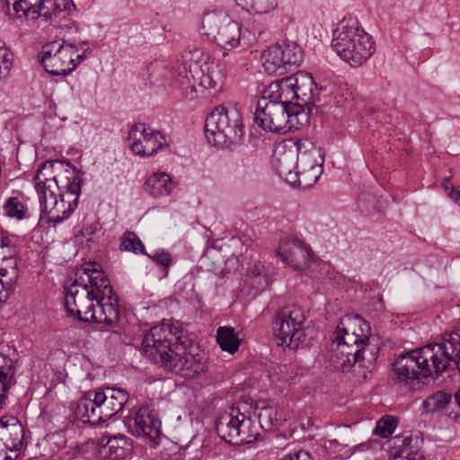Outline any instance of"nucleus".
Masks as SVG:
<instances>
[{
    "mask_svg": "<svg viewBox=\"0 0 460 460\" xmlns=\"http://www.w3.org/2000/svg\"><path fill=\"white\" fill-rule=\"evenodd\" d=\"M66 190L58 193V202L46 223L54 226L67 219L77 207L81 192L82 175L75 167L66 164L65 169Z\"/></svg>",
    "mask_w": 460,
    "mask_h": 460,
    "instance_id": "nucleus-14",
    "label": "nucleus"
},
{
    "mask_svg": "<svg viewBox=\"0 0 460 460\" xmlns=\"http://www.w3.org/2000/svg\"><path fill=\"white\" fill-rule=\"evenodd\" d=\"M377 356L378 349H372L370 356H360L341 346L340 342L332 341L325 358L334 369L348 372L356 365L363 368L373 367Z\"/></svg>",
    "mask_w": 460,
    "mask_h": 460,
    "instance_id": "nucleus-18",
    "label": "nucleus"
},
{
    "mask_svg": "<svg viewBox=\"0 0 460 460\" xmlns=\"http://www.w3.org/2000/svg\"><path fill=\"white\" fill-rule=\"evenodd\" d=\"M279 460H283V457H281V458H280V459H279Z\"/></svg>",
    "mask_w": 460,
    "mask_h": 460,
    "instance_id": "nucleus-63",
    "label": "nucleus"
},
{
    "mask_svg": "<svg viewBox=\"0 0 460 460\" xmlns=\"http://www.w3.org/2000/svg\"><path fill=\"white\" fill-rule=\"evenodd\" d=\"M280 51L282 52L287 72L292 70L296 66H298L303 61V49L296 42H284L280 44Z\"/></svg>",
    "mask_w": 460,
    "mask_h": 460,
    "instance_id": "nucleus-31",
    "label": "nucleus"
},
{
    "mask_svg": "<svg viewBox=\"0 0 460 460\" xmlns=\"http://www.w3.org/2000/svg\"><path fill=\"white\" fill-rule=\"evenodd\" d=\"M146 190L154 198L169 195L172 190V182L169 174L155 172L145 183Z\"/></svg>",
    "mask_w": 460,
    "mask_h": 460,
    "instance_id": "nucleus-29",
    "label": "nucleus"
},
{
    "mask_svg": "<svg viewBox=\"0 0 460 460\" xmlns=\"http://www.w3.org/2000/svg\"><path fill=\"white\" fill-rule=\"evenodd\" d=\"M59 167H63V163L58 160L46 161L41 163L33 179L34 185H40L45 182L48 183L49 181L61 182L60 177L63 175L58 176L57 174Z\"/></svg>",
    "mask_w": 460,
    "mask_h": 460,
    "instance_id": "nucleus-30",
    "label": "nucleus"
},
{
    "mask_svg": "<svg viewBox=\"0 0 460 460\" xmlns=\"http://www.w3.org/2000/svg\"><path fill=\"white\" fill-rule=\"evenodd\" d=\"M248 281L256 292H261L268 287L269 277L263 264L257 262L249 270Z\"/></svg>",
    "mask_w": 460,
    "mask_h": 460,
    "instance_id": "nucleus-36",
    "label": "nucleus"
},
{
    "mask_svg": "<svg viewBox=\"0 0 460 460\" xmlns=\"http://www.w3.org/2000/svg\"><path fill=\"white\" fill-rule=\"evenodd\" d=\"M15 384L13 360L0 354V411L7 405L8 392Z\"/></svg>",
    "mask_w": 460,
    "mask_h": 460,
    "instance_id": "nucleus-26",
    "label": "nucleus"
},
{
    "mask_svg": "<svg viewBox=\"0 0 460 460\" xmlns=\"http://www.w3.org/2000/svg\"><path fill=\"white\" fill-rule=\"evenodd\" d=\"M332 460H340V459H338L337 457H334V458H332Z\"/></svg>",
    "mask_w": 460,
    "mask_h": 460,
    "instance_id": "nucleus-62",
    "label": "nucleus"
},
{
    "mask_svg": "<svg viewBox=\"0 0 460 460\" xmlns=\"http://www.w3.org/2000/svg\"><path fill=\"white\" fill-rule=\"evenodd\" d=\"M95 392L105 421L122 411L128 400V393L120 388L105 387Z\"/></svg>",
    "mask_w": 460,
    "mask_h": 460,
    "instance_id": "nucleus-23",
    "label": "nucleus"
},
{
    "mask_svg": "<svg viewBox=\"0 0 460 460\" xmlns=\"http://www.w3.org/2000/svg\"><path fill=\"white\" fill-rule=\"evenodd\" d=\"M305 141L310 140L303 138L297 141L296 148L285 142H281L274 147L271 165L278 175L289 184L296 182L297 175L294 174V170L300 164L302 144Z\"/></svg>",
    "mask_w": 460,
    "mask_h": 460,
    "instance_id": "nucleus-17",
    "label": "nucleus"
},
{
    "mask_svg": "<svg viewBox=\"0 0 460 460\" xmlns=\"http://www.w3.org/2000/svg\"><path fill=\"white\" fill-rule=\"evenodd\" d=\"M75 414L78 420L93 425L104 422L96 392H89L87 395L80 398L76 404Z\"/></svg>",
    "mask_w": 460,
    "mask_h": 460,
    "instance_id": "nucleus-25",
    "label": "nucleus"
},
{
    "mask_svg": "<svg viewBox=\"0 0 460 460\" xmlns=\"http://www.w3.org/2000/svg\"><path fill=\"white\" fill-rule=\"evenodd\" d=\"M76 50L74 44L55 40L43 45L40 60L47 73L66 76L77 66L74 58Z\"/></svg>",
    "mask_w": 460,
    "mask_h": 460,
    "instance_id": "nucleus-11",
    "label": "nucleus"
},
{
    "mask_svg": "<svg viewBox=\"0 0 460 460\" xmlns=\"http://www.w3.org/2000/svg\"><path fill=\"white\" fill-rule=\"evenodd\" d=\"M0 245L1 247H10L12 246V242L7 236H4L2 237Z\"/></svg>",
    "mask_w": 460,
    "mask_h": 460,
    "instance_id": "nucleus-53",
    "label": "nucleus"
},
{
    "mask_svg": "<svg viewBox=\"0 0 460 460\" xmlns=\"http://www.w3.org/2000/svg\"><path fill=\"white\" fill-rule=\"evenodd\" d=\"M283 460H311V456L305 450H294L285 454Z\"/></svg>",
    "mask_w": 460,
    "mask_h": 460,
    "instance_id": "nucleus-49",
    "label": "nucleus"
},
{
    "mask_svg": "<svg viewBox=\"0 0 460 460\" xmlns=\"http://www.w3.org/2000/svg\"><path fill=\"white\" fill-rule=\"evenodd\" d=\"M3 210L5 216L17 220L25 217L26 208L17 197L8 198L3 206Z\"/></svg>",
    "mask_w": 460,
    "mask_h": 460,
    "instance_id": "nucleus-40",
    "label": "nucleus"
},
{
    "mask_svg": "<svg viewBox=\"0 0 460 460\" xmlns=\"http://www.w3.org/2000/svg\"><path fill=\"white\" fill-rule=\"evenodd\" d=\"M0 460H13V456L4 450H0Z\"/></svg>",
    "mask_w": 460,
    "mask_h": 460,
    "instance_id": "nucleus-54",
    "label": "nucleus"
},
{
    "mask_svg": "<svg viewBox=\"0 0 460 460\" xmlns=\"http://www.w3.org/2000/svg\"><path fill=\"white\" fill-rule=\"evenodd\" d=\"M369 325L360 317L354 320L345 317L337 325L332 342H340L341 346L360 356H370L372 349L378 348L369 343Z\"/></svg>",
    "mask_w": 460,
    "mask_h": 460,
    "instance_id": "nucleus-10",
    "label": "nucleus"
},
{
    "mask_svg": "<svg viewBox=\"0 0 460 460\" xmlns=\"http://www.w3.org/2000/svg\"><path fill=\"white\" fill-rule=\"evenodd\" d=\"M287 94L288 93L281 92L274 83L264 88L255 111L254 119L259 127L283 134L308 125L309 111L294 105Z\"/></svg>",
    "mask_w": 460,
    "mask_h": 460,
    "instance_id": "nucleus-2",
    "label": "nucleus"
},
{
    "mask_svg": "<svg viewBox=\"0 0 460 460\" xmlns=\"http://www.w3.org/2000/svg\"><path fill=\"white\" fill-rule=\"evenodd\" d=\"M262 66L269 75H283L287 73L285 61H283L280 44L277 43L268 47L261 54Z\"/></svg>",
    "mask_w": 460,
    "mask_h": 460,
    "instance_id": "nucleus-28",
    "label": "nucleus"
},
{
    "mask_svg": "<svg viewBox=\"0 0 460 460\" xmlns=\"http://www.w3.org/2000/svg\"><path fill=\"white\" fill-rule=\"evenodd\" d=\"M6 273H7V270H5V269H1L0 270V275L2 277H4L6 275Z\"/></svg>",
    "mask_w": 460,
    "mask_h": 460,
    "instance_id": "nucleus-59",
    "label": "nucleus"
},
{
    "mask_svg": "<svg viewBox=\"0 0 460 460\" xmlns=\"http://www.w3.org/2000/svg\"><path fill=\"white\" fill-rule=\"evenodd\" d=\"M0 282H1V284H2V286H3V287H4L5 285H6V286H9V285H10V283H9V282L4 283V280H2V279H0Z\"/></svg>",
    "mask_w": 460,
    "mask_h": 460,
    "instance_id": "nucleus-60",
    "label": "nucleus"
},
{
    "mask_svg": "<svg viewBox=\"0 0 460 460\" xmlns=\"http://www.w3.org/2000/svg\"><path fill=\"white\" fill-rule=\"evenodd\" d=\"M164 369L191 379L208 371V358L202 352L189 350L182 343L176 344L172 358L166 363Z\"/></svg>",
    "mask_w": 460,
    "mask_h": 460,
    "instance_id": "nucleus-15",
    "label": "nucleus"
},
{
    "mask_svg": "<svg viewBox=\"0 0 460 460\" xmlns=\"http://www.w3.org/2000/svg\"><path fill=\"white\" fill-rule=\"evenodd\" d=\"M451 400L450 394L439 391L425 399L422 402V408L428 413H434L445 410Z\"/></svg>",
    "mask_w": 460,
    "mask_h": 460,
    "instance_id": "nucleus-35",
    "label": "nucleus"
},
{
    "mask_svg": "<svg viewBox=\"0 0 460 460\" xmlns=\"http://www.w3.org/2000/svg\"><path fill=\"white\" fill-rule=\"evenodd\" d=\"M97 287L87 281L86 276L80 270L76 273L74 282L66 288L65 305L70 316L84 323L92 322L89 319L95 310L94 301L97 298Z\"/></svg>",
    "mask_w": 460,
    "mask_h": 460,
    "instance_id": "nucleus-7",
    "label": "nucleus"
},
{
    "mask_svg": "<svg viewBox=\"0 0 460 460\" xmlns=\"http://www.w3.org/2000/svg\"><path fill=\"white\" fill-rule=\"evenodd\" d=\"M58 199V195H54L39 200L41 218H44L45 220L49 219V216L52 215V211L55 209Z\"/></svg>",
    "mask_w": 460,
    "mask_h": 460,
    "instance_id": "nucleus-46",
    "label": "nucleus"
},
{
    "mask_svg": "<svg viewBox=\"0 0 460 460\" xmlns=\"http://www.w3.org/2000/svg\"><path fill=\"white\" fill-rule=\"evenodd\" d=\"M128 138L132 152L142 157L151 156L166 146L165 137L160 131L143 123L136 124L129 130Z\"/></svg>",
    "mask_w": 460,
    "mask_h": 460,
    "instance_id": "nucleus-19",
    "label": "nucleus"
},
{
    "mask_svg": "<svg viewBox=\"0 0 460 460\" xmlns=\"http://www.w3.org/2000/svg\"><path fill=\"white\" fill-rule=\"evenodd\" d=\"M372 37L360 26L357 17H344L332 31V48L351 66H359L374 52Z\"/></svg>",
    "mask_w": 460,
    "mask_h": 460,
    "instance_id": "nucleus-3",
    "label": "nucleus"
},
{
    "mask_svg": "<svg viewBox=\"0 0 460 460\" xmlns=\"http://www.w3.org/2000/svg\"><path fill=\"white\" fill-rule=\"evenodd\" d=\"M202 75L199 86L206 90L220 91L226 79V73L218 63L211 62L200 67Z\"/></svg>",
    "mask_w": 460,
    "mask_h": 460,
    "instance_id": "nucleus-27",
    "label": "nucleus"
},
{
    "mask_svg": "<svg viewBox=\"0 0 460 460\" xmlns=\"http://www.w3.org/2000/svg\"><path fill=\"white\" fill-rule=\"evenodd\" d=\"M93 233H94V231L90 226H84V229H83V234H92Z\"/></svg>",
    "mask_w": 460,
    "mask_h": 460,
    "instance_id": "nucleus-57",
    "label": "nucleus"
},
{
    "mask_svg": "<svg viewBox=\"0 0 460 460\" xmlns=\"http://www.w3.org/2000/svg\"><path fill=\"white\" fill-rule=\"evenodd\" d=\"M277 254L296 270H305L313 260V251L299 239L284 240L279 243Z\"/></svg>",
    "mask_w": 460,
    "mask_h": 460,
    "instance_id": "nucleus-20",
    "label": "nucleus"
},
{
    "mask_svg": "<svg viewBox=\"0 0 460 460\" xmlns=\"http://www.w3.org/2000/svg\"><path fill=\"white\" fill-rule=\"evenodd\" d=\"M316 152L313 141L302 144L300 164L294 174L297 175L296 181L303 189H310L316 183Z\"/></svg>",
    "mask_w": 460,
    "mask_h": 460,
    "instance_id": "nucleus-22",
    "label": "nucleus"
},
{
    "mask_svg": "<svg viewBox=\"0 0 460 460\" xmlns=\"http://www.w3.org/2000/svg\"><path fill=\"white\" fill-rule=\"evenodd\" d=\"M76 58L79 59V60H83L84 59V54H81V55H77Z\"/></svg>",
    "mask_w": 460,
    "mask_h": 460,
    "instance_id": "nucleus-61",
    "label": "nucleus"
},
{
    "mask_svg": "<svg viewBox=\"0 0 460 460\" xmlns=\"http://www.w3.org/2000/svg\"><path fill=\"white\" fill-rule=\"evenodd\" d=\"M243 9L257 13H268L278 6V0H235Z\"/></svg>",
    "mask_w": 460,
    "mask_h": 460,
    "instance_id": "nucleus-37",
    "label": "nucleus"
},
{
    "mask_svg": "<svg viewBox=\"0 0 460 460\" xmlns=\"http://www.w3.org/2000/svg\"><path fill=\"white\" fill-rule=\"evenodd\" d=\"M341 90V88L334 80L333 75L327 78L320 79L318 82V102H323V104H326L331 99H337V95Z\"/></svg>",
    "mask_w": 460,
    "mask_h": 460,
    "instance_id": "nucleus-34",
    "label": "nucleus"
},
{
    "mask_svg": "<svg viewBox=\"0 0 460 460\" xmlns=\"http://www.w3.org/2000/svg\"><path fill=\"white\" fill-rule=\"evenodd\" d=\"M217 341L222 350L227 351L230 354L237 351L240 346V340L232 327H219L217 331Z\"/></svg>",
    "mask_w": 460,
    "mask_h": 460,
    "instance_id": "nucleus-32",
    "label": "nucleus"
},
{
    "mask_svg": "<svg viewBox=\"0 0 460 460\" xmlns=\"http://www.w3.org/2000/svg\"><path fill=\"white\" fill-rule=\"evenodd\" d=\"M455 368L456 363L442 341L399 355L392 364L391 378L399 386L415 389L433 373L439 376Z\"/></svg>",
    "mask_w": 460,
    "mask_h": 460,
    "instance_id": "nucleus-1",
    "label": "nucleus"
},
{
    "mask_svg": "<svg viewBox=\"0 0 460 460\" xmlns=\"http://www.w3.org/2000/svg\"><path fill=\"white\" fill-rule=\"evenodd\" d=\"M449 181H450V179H449V178H446V179H444L443 186H444V188H445L446 190H448V186H447V184H448Z\"/></svg>",
    "mask_w": 460,
    "mask_h": 460,
    "instance_id": "nucleus-58",
    "label": "nucleus"
},
{
    "mask_svg": "<svg viewBox=\"0 0 460 460\" xmlns=\"http://www.w3.org/2000/svg\"><path fill=\"white\" fill-rule=\"evenodd\" d=\"M60 181L61 182L49 181L48 183L45 182L40 185H34L39 200L64 192L66 190V187H64L66 185L65 175L60 177Z\"/></svg>",
    "mask_w": 460,
    "mask_h": 460,
    "instance_id": "nucleus-39",
    "label": "nucleus"
},
{
    "mask_svg": "<svg viewBox=\"0 0 460 460\" xmlns=\"http://www.w3.org/2000/svg\"><path fill=\"white\" fill-rule=\"evenodd\" d=\"M46 2L44 0H39L38 4H32L31 3H29L28 5V11L25 13V18L27 20H35L39 17L40 12L47 8Z\"/></svg>",
    "mask_w": 460,
    "mask_h": 460,
    "instance_id": "nucleus-48",
    "label": "nucleus"
},
{
    "mask_svg": "<svg viewBox=\"0 0 460 460\" xmlns=\"http://www.w3.org/2000/svg\"><path fill=\"white\" fill-rule=\"evenodd\" d=\"M120 251L131 252L135 254H146L145 246L138 236L132 231H126L120 237Z\"/></svg>",
    "mask_w": 460,
    "mask_h": 460,
    "instance_id": "nucleus-38",
    "label": "nucleus"
},
{
    "mask_svg": "<svg viewBox=\"0 0 460 460\" xmlns=\"http://www.w3.org/2000/svg\"><path fill=\"white\" fill-rule=\"evenodd\" d=\"M24 438V429L13 416L0 419V450L16 454L21 450Z\"/></svg>",
    "mask_w": 460,
    "mask_h": 460,
    "instance_id": "nucleus-21",
    "label": "nucleus"
},
{
    "mask_svg": "<svg viewBox=\"0 0 460 460\" xmlns=\"http://www.w3.org/2000/svg\"><path fill=\"white\" fill-rule=\"evenodd\" d=\"M396 425L397 420L395 418L392 416L383 417L376 423L375 434L384 438H388L394 433Z\"/></svg>",
    "mask_w": 460,
    "mask_h": 460,
    "instance_id": "nucleus-44",
    "label": "nucleus"
},
{
    "mask_svg": "<svg viewBox=\"0 0 460 460\" xmlns=\"http://www.w3.org/2000/svg\"><path fill=\"white\" fill-rule=\"evenodd\" d=\"M178 332V328L169 323L152 327L142 341L141 346L145 356L165 368L167 361L169 362L172 358L174 346L180 344Z\"/></svg>",
    "mask_w": 460,
    "mask_h": 460,
    "instance_id": "nucleus-8",
    "label": "nucleus"
},
{
    "mask_svg": "<svg viewBox=\"0 0 460 460\" xmlns=\"http://www.w3.org/2000/svg\"><path fill=\"white\" fill-rule=\"evenodd\" d=\"M124 424L133 436L144 438L154 447L158 445L162 435L161 420L151 405L145 404L131 410L125 417Z\"/></svg>",
    "mask_w": 460,
    "mask_h": 460,
    "instance_id": "nucleus-13",
    "label": "nucleus"
},
{
    "mask_svg": "<svg viewBox=\"0 0 460 460\" xmlns=\"http://www.w3.org/2000/svg\"><path fill=\"white\" fill-rule=\"evenodd\" d=\"M201 33L223 49H234L242 40L241 25L223 10L207 13L203 16Z\"/></svg>",
    "mask_w": 460,
    "mask_h": 460,
    "instance_id": "nucleus-9",
    "label": "nucleus"
},
{
    "mask_svg": "<svg viewBox=\"0 0 460 460\" xmlns=\"http://www.w3.org/2000/svg\"><path fill=\"white\" fill-rule=\"evenodd\" d=\"M28 5H29L28 1H25V0L16 1L13 5V9L15 16L17 18L24 17L26 11H28Z\"/></svg>",
    "mask_w": 460,
    "mask_h": 460,
    "instance_id": "nucleus-50",
    "label": "nucleus"
},
{
    "mask_svg": "<svg viewBox=\"0 0 460 460\" xmlns=\"http://www.w3.org/2000/svg\"><path fill=\"white\" fill-rule=\"evenodd\" d=\"M146 255L157 266L163 267V277H167L168 269L172 266L173 261L172 255L164 249L155 250L152 254L146 252Z\"/></svg>",
    "mask_w": 460,
    "mask_h": 460,
    "instance_id": "nucleus-42",
    "label": "nucleus"
},
{
    "mask_svg": "<svg viewBox=\"0 0 460 460\" xmlns=\"http://www.w3.org/2000/svg\"><path fill=\"white\" fill-rule=\"evenodd\" d=\"M183 70L185 72V75L181 77L180 84L181 87H184L186 90L190 89V92H197L196 89V79L192 74V70L190 67V71H187V67L184 65Z\"/></svg>",
    "mask_w": 460,
    "mask_h": 460,
    "instance_id": "nucleus-47",
    "label": "nucleus"
},
{
    "mask_svg": "<svg viewBox=\"0 0 460 460\" xmlns=\"http://www.w3.org/2000/svg\"><path fill=\"white\" fill-rule=\"evenodd\" d=\"M84 274L87 281L97 288L96 305L99 310H93L89 319L97 323H103L109 328L118 325L120 311L119 298L113 293L112 287L101 266L93 263L84 267Z\"/></svg>",
    "mask_w": 460,
    "mask_h": 460,
    "instance_id": "nucleus-5",
    "label": "nucleus"
},
{
    "mask_svg": "<svg viewBox=\"0 0 460 460\" xmlns=\"http://www.w3.org/2000/svg\"><path fill=\"white\" fill-rule=\"evenodd\" d=\"M13 66V54L4 46H0V79L7 76Z\"/></svg>",
    "mask_w": 460,
    "mask_h": 460,
    "instance_id": "nucleus-45",
    "label": "nucleus"
},
{
    "mask_svg": "<svg viewBox=\"0 0 460 460\" xmlns=\"http://www.w3.org/2000/svg\"><path fill=\"white\" fill-rule=\"evenodd\" d=\"M276 86L284 93H288L287 97L294 105H299L305 111H309V119L313 109L315 107V97L314 90L316 83L312 74L305 71H298L293 76L282 78L273 82Z\"/></svg>",
    "mask_w": 460,
    "mask_h": 460,
    "instance_id": "nucleus-12",
    "label": "nucleus"
},
{
    "mask_svg": "<svg viewBox=\"0 0 460 460\" xmlns=\"http://www.w3.org/2000/svg\"><path fill=\"white\" fill-rule=\"evenodd\" d=\"M44 1L47 3V4H49V5H47V10H48L47 13H49L50 9H52L54 6L57 5L56 0H44Z\"/></svg>",
    "mask_w": 460,
    "mask_h": 460,
    "instance_id": "nucleus-55",
    "label": "nucleus"
},
{
    "mask_svg": "<svg viewBox=\"0 0 460 460\" xmlns=\"http://www.w3.org/2000/svg\"><path fill=\"white\" fill-rule=\"evenodd\" d=\"M450 199L460 207V190H454L449 192Z\"/></svg>",
    "mask_w": 460,
    "mask_h": 460,
    "instance_id": "nucleus-52",
    "label": "nucleus"
},
{
    "mask_svg": "<svg viewBox=\"0 0 460 460\" xmlns=\"http://www.w3.org/2000/svg\"><path fill=\"white\" fill-rule=\"evenodd\" d=\"M208 141L217 147H231L241 143L244 135L242 113L232 105L215 108L206 119Z\"/></svg>",
    "mask_w": 460,
    "mask_h": 460,
    "instance_id": "nucleus-4",
    "label": "nucleus"
},
{
    "mask_svg": "<svg viewBox=\"0 0 460 460\" xmlns=\"http://www.w3.org/2000/svg\"><path fill=\"white\" fill-rule=\"evenodd\" d=\"M450 355L456 363V368L460 371V328L447 335L443 339Z\"/></svg>",
    "mask_w": 460,
    "mask_h": 460,
    "instance_id": "nucleus-41",
    "label": "nucleus"
},
{
    "mask_svg": "<svg viewBox=\"0 0 460 460\" xmlns=\"http://www.w3.org/2000/svg\"><path fill=\"white\" fill-rule=\"evenodd\" d=\"M337 440H324L323 444H321V448L323 451L327 452L329 449H332L333 447H337Z\"/></svg>",
    "mask_w": 460,
    "mask_h": 460,
    "instance_id": "nucleus-51",
    "label": "nucleus"
},
{
    "mask_svg": "<svg viewBox=\"0 0 460 460\" xmlns=\"http://www.w3.org/2000/svg\"><path fill=\"white\" fill-rule=\"evenodd\" d=\"M248 406L237 402L226 411L216 422L218 436L233 445L249 444L257 439L254 423L244 412Z\"/></svg>",
    "mask_w": 460,
    "mask_h": 460,
    "instance_id": "nucleus-6",
    "label": "nucleus"
},
{
    "mask_svg": "<svg viewBox=\"0 0 460 460\" xmlns=\"http://www.w3.org/2000/svg\"><path fill=\"white\" fill-rule=\"evenodd\" d=\"M454 398L456 404L460 407V389L455 393Z\"/></svg>",
    "mask_w": 460,
    "mask_h": 460,
    "instance_id": "nucleus-56",
    "label": "nucleus"
},
{
    "mask_svg": "<svg viewBox=\"0 0 460 460\" xmlns=\"http://www.w3.org/2000/svg\"><path fill=\"white\" fill-rule=\"evenodd\" d=\"M105 447L108 448V456L111 460L125 458L131 450L128 438L122 435L109 438Z\"/></svg>",
    "mask_w": 460,
    "mask_h": 460,
    "instance_id": "nucleus-33",
    "label": "nucleus"
},
{
    "mask_svg": "<svg viewBox=\"0 0 460 460\" xmlns=\"http://www.w3.org/2000/svg\"><path fill=\"white\" fill-rule=\"evenodd\" d=\"M392 460H422L423 455L419 452L417 441L411 436H395L387 441Z\"/></svg>",
    "mask_w": 460,
    "mask_h": 460,
    "instance_id": "nucleus-24",
    "label": "nucleus"
},
{
    "mask_svg": "<svg viewBox=\"0 0 460 460\" xmlns=\"http://www.w3.org/2000/svg\"><path fill=\"white\" fill-rule=\"evenodd\" d=\"M305 315L301 308L295 305L285 306L275 315L273 330L280 341L279 345L290 347L295 339H299L301 330L304 328Z\"/></svg>",
    "mask_w": 460,
    "mask_h": 460,
    "instance_id": "nucleus-16",
    "label": "nucleus"
},
{
    "mask_svg": "<svg viewBox=\"0 0 460 460\" xmlns=\"http://www.w3.org/2000/svg\"><path fill=\"white\" fill-rule=\"evenodd\" d=\"M294 344L290 345L289 349L296 350L299 348H311L315 343L314 330V328L304 327L301 330V336L299 339H295Z\"/></svg>",
    "mask_w": 460,
    "mask_h": 460,
    "instance_id": "nucleus-43",
    "label": "nucleus"
}]
</instances>
